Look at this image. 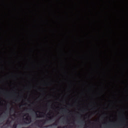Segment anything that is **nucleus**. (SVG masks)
Returning a JSON list of instances; mask_svg holds the SVG:
<instances>
[{
  "label": "nucleus",
  "instance_id": "obj_1",
  "mask_svg": "<svg viewBox=\"0 0 128 128\" xmlns=\"http://www.w3.org/2000/svg\"><path fill=\"white\" fill-rule=\"evenodd\" d=\"M102 48H104V32H102Z\"/></svg>",
  "mask_w": 128,
  "mask_h": 128
},
{
  "label": "nucleus",
  "instance_id": "obj_2",
  "mask_svg": "<svg viewBox=\"0 0 128 128\" xmlns=\"http://www.w3.org/2000/svg\"><path fill=\"white\" fill-rule=\"evenodd\" d=\"M2 115L0 116V124H4V118H0Z\"/></svg>",
  "mask_w": 128,
  "mask_h": 128
},
{
  "label": "nucleus",
  "instance_id": "obj_3",
  "mask_svg": "<svg viewBox=\"0 0 128 128\" xmlns=\"http://www.w3.org/2000/svg\"><path fill=\"white\" fill-rule=\"evenodd\" d=\"M102 28H106V23L104 20H102Z\"/></svg>",
  "mask_w": 128,
  "mask_h": 128
},
{
  "label": "nucleus",
  "instance_id": "obj_4",
  "mask_svg": "<svg viewBox=\"0 0 128 128\" xmlns=\"http://www.w3.org/2000/svg\"><path fill=\"white\" fill-rule=\"evenodd\" d=\"M106 102H104V103L102 104V106H106Z\"/></svg>",
  "mask_w": 128,
  "mask_h": 128
},
{
  "label": "nucleus",
  "instance_id": "obj_5",
  "mask_svg": "<svg viewBox=\"0 0 128 128\" xmlns=\"http://www.w3.org/2000/svg\"><path fill=\"white\" fill-rule=\"evenodd\" d=\"M10 123V120H7V122H6V124H9Z\"/></svg>",
  "mask_w": 128,
  "mask_h": 128
},
{
  "label": "nucleus",
  "instance_id": "obj_6",
  "mask_svg": "<svg viewBox=\"0 0 128 128\" xmlns=\"http://www.w3.org/2000/svg\"><path fill=\"white\" fill-rule=\"evenodd\" d=\"M102 54H106V52H102Z\"/></svg>",
  "mask_w": 128,
  "mask_h": 128
},
{
  "label": "nucleus",
  "instance_id": "obj_7",
  "mask_svg": "<svg viewBox=\"0 0 128 128\" xmlns=\"http://www.w3.org/2000/svg\"><path fill=\"white\" fill-rule=\"evenodd\" d=\"M98 97H97V104H96V106H97V108H98Z\"/></svg>",
  "mask_w": 128,
  "mask_h": 128
},
{
  "label": "nucleus",
  "instance_id": "obj_8",
  "mask_svg": "<svg viewBox=\"0 0 128 128\" xmlns=\"http://www.w3.org/2000/svg\"><path fill=\"white\" fill-rule=\"evenodd\" d=\"M102 2L103 4H104V0H102Z\"/></svg>",
  "mask_w": 128,
  "mask_h": 128
},
{
  "label": "nucleus",
  "instance_id": "obj_9",
  "mask_svg": "<svg viewBox=\"0 0 128 128\" xmlns=\"http://www.w3.org/2000/svg\"><path fill=\"white\" fill-rule=\"evenodd\" d=\"M102 92H104V86H102Z\"/></svg>",
  "mask_w": 128,
  "mask_h": 128
},
{
  "label": "nucleus",
  "instance_id": "obj_10",
  "mask_svg": "<svg viewBox=\"0 0 128 128\" xmlns=\"http://www.w3.org/2000/svg\"><path fill=\"white\" fill-rule=\"evenodd\" d=\"M108 104V106H112V104Z\"/></svg>",
  "mask_w": 128,
  "mask_h": 128
},
{
  "label": "nucleus",
  "instance_id": "obj_11",
  "mask_svg": "<svg viewBox=\"0 0 128 128\" xmlns=\"http://www.w3.org/2000/svg\"><path fill=\"white\" fill-rule=\"evenodd\" d=\"M96 112H98V108H97V110H96Z\"/></svg>",
  "mask_w": 128,
  "mask_h": 128
},
{
  "label": "nucleus",
  "instance_id": "obj_12",
  "mask_svg": "<svg viewBox=\"0 0 128 128\" xmlns=\"http://www.w3.org/2000/svg\"><path fill=\"white\" fill-rule=\"evenodd\" d=\"M102 84H104V82H102Z\"/></svg>",
  "mask_w": 128,
  "mask_h": 128
},
{
  "label": "nucleus",
  "instance_id": "obj_13",
  "mask_svg": "<svg viewBox=\"0 0 128 128\" xmlns=\"http://www.w3.org/2000/svg\"><path fill=\"white\" fill-rule=\"evenodd\" d=\"M102 6H104V4H102Z\"/></svg>",
  "mask_w": 128,
  "mask_h": 128
},
{
  "label": "nucleus",
  "instance_id": "obj_14",
  "mask_svg": "<svg viewBox=\"0 0 128 128\" xmlns=\"http://www.w3.org/2000/svg\"><path fill=\"white\" fill-rule=\"evenodd\" d=\"M102 70H104V68H102Z\"/></svg>",
  "mask_w": 128,
  "mask_h": 128
},
{
  "label": "nucleus",
  "instance_id": "obj_15",
  "mask_svg": "<svg viewBox=\"0 0 128 128\" xmlns=\"http://www.w3.org/2000/svg\"><path fill=\"white\" fill-rule=\"evenodd\" d=\"M113 106H114V104H113Z\"/></svg>",
  "mask_w": 128,
  "mask_h": 128
},
{
  "label": "nucleus",
  "instance_id": "obj_16",
  "mask_svg": "<svg viewBox=\"0 0 128 128\" xmlns=\"http://www.w3.org/2000/svg\"><path fill=\"white\" fill-rule=\"evenodd\" d=\"M91 114H94V113H91Z\"/></svg>",
  "mask_w": 128,
  "mask_h": 128
},
{
  "label": "nucleus",
  "instance_id": "obj_17",
  "mask_svg": "<svg viewBox=\"0 0 128 128\" xmlns=\"http://www.w3.org/2000/svg\"><path fill=\"white\" fill-rule=\"evenodd\" d=\"M103 100H104V98H103Z\"/></svg>",
  "mask_w": 128,
  "mask_h": 128
},
{
  "label": "nucleus",
  "instance_id": "obj_18",
  "mask_svg": "<svg viewBox=\"0 0 128 128\" xmlns=\"http://www.w3.org/2000/svg\"><path fill=\"white\" fill-rule=\"evenodd\" d=\"M97 94H98V92H97Z\"/></svg>",
  "mask_w": 128,
  "mask_h": 128
}]
</instances>
